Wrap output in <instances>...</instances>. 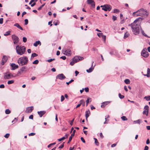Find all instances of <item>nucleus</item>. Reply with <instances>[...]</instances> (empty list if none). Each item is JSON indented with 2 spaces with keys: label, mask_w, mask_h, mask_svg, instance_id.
<instances>
[{
  "label": "nucleus",
  "mask_w": 150,
  "mask_h": 150,
  "mask_svg": "<svg viewBox=\"0 0 150 150\" xmlns=\"http://www.w3.org/2000/svg\"><path fill=\"white\" fill-rule=\"evenodd\" d=\"M140 19H142L140 17L138 18L133 23L128 25V26L131 27L132 32L135 35H137L139 33L140 28H141L139 23L138 22Z\"/></svg>",
  "instance_id": "nucleus-1"
},
{
  "label": "nucleus",
  "mask_w": 150,
  "mask_h": 150,
  "mask_svg": "<svg viewBox=\"0 0 150 150\" xmlns=\"http://www.w3.org/2000/svg\"><path fill=\"white\" fill-rule=\"evenodd\" d=\"M147 12L143 8H141L135 12L133 13V16H141L142 17H146L148 16Z\"/></svg>",
  "instance_id": "nucleus-2"
},
{
  "label": "nucleus",
  "mask_w": 150,
  "mask_h": 150,
  "mask_svg": "<svg viewBox=\"0 0 150 150\" xmlns=\"http://www.w3.org/2000/svg\"><path fill=\"white\" fill-rule=\"evenodd\" d=\"M16 52L18 54L22 55L24 54L25 52L26 48L24 46L17 45L16 47Z\"/></svg>",
  "instance_id": "nucleus-3"
},
{
  "label": "nucleus",
  "mask_w": 150,
  "mask_h": 150,
  "mask_svg": "<svg viewBox=\"0 0 150 150\" xmlns=\"http://www.w3.org/2000/svg\"><path fill=\"white\" fill-rule=\"evenodd\" d=\"M28 61V58L26 57H21L18 60V62L19 64L21 66L27 64Z\"/></svg>",
  "instance_id": "nucleus-4"
},
{
  "label": "nucleus",
  "mask_w": 150,
  "mask_h": 150,
  "mask_svg": "<svg viewBox=\"0 0 150 150\" xmlns=\"http://www.w3.org/2000/svg\"><path fill=\"white\" fill-rule=\"evenodd\" d=\"M12 38L13 41V43L14 44H16L19 42V38L15 35H13L12 36Z\"/></svg>",
  "instance_id": "nucleus-5"
},
{
  "label": "nucleus",
  "mask_w": 150,
  "mask_h": 150,
  "mask_svg": "<svg viewBox=\"0 0 150 150\" xmlns=\"http://www.w3.org/2000/svg\"><path fill=\"white\" fill-rule=\"evenodd\" d=\"M103 6H104V8H102V9L105 11H110L112 9V7L110 5H103Z\"/></svg>",
  "instance_id": "nucleus-6"
},
{
  "label": "nucleus",
  "mask_w": 150,
  "mask_h": 150,
  "mask_svg": "<svg viewBox=\"0 0 150 150\" xmlns=\"http://www.w3.org/2000/svg\"><path fill=\"white\" fill-rule=\"evenodd\" d=\"M4 79H10L11 78V76L10 73L6 72L4 74Z\"/></svg>",
  "instance_id": "nucleus-7"
},
{
  "label": "nucleus",
  "mask_w": 150,
  "mask_h": 150,
  "mask_svg": "<svg viewBox=\"0 0 150 150\" xmlns=\"http://www.w3.org/2000/svg\"><path fill=\"white\" fill-rule=\"evenodd\" d=\"M149 53L148 52L143 49L142 51L141 55L144 57L146 58L149 56Z\"/></svg>",
  "instance_id": "nucleus-8"
},
{
  "label": "nucleus",
  "mask_w": 150,
  "mask_h": 150,
  "mask_svg": "<svg viewBox=\"0 0 150 150\" xmlns=\"http://www.w3.org/2000/svg\"><path fill=\"white\" fill-rule=\"evenodd\" d=\"M56 79L62 80L66 78V77L63 74H58L56 76Z\"/></svg>",
  "instance_id": "nucleus-9"
},
{
  "label": "nucleus",
  "mask_w": 150,
  "mask_h": 150,
  "mask_svg": "<svg viewBox=\"0 0 150 150\" xmlns=\"http://www.w3.org/2000/svg\"><path fill=\"white\" fill-rule=\"evenodd\" d=\"M87 2L88 4L91 5L93 8L95 7V3L93 0H87Z\"/></svg>",
  "instance_id": "nucleus-10"
},
{
  "label": "nucleus",
  "mask_w": 150,
  "mask_h": 150,
  "mask_svg": "<svg viewBox=\"0 0 150 150\" xmlns=\"http://www.w3.org/2000/svg\"><path fill=\"white\" fill-rule=\"evenodd\" d=\"M7 60V57L5 56H4L2 60V62L1 63V65H4V64L6 62Z\"/></svg>",
  "instance_id": "nucleus-11"
},
{
  "label": "nucleus",
  "mask_w": 150,
  "mask_h": 150,
  "mask_svg": "<svg viewBox=\"0 0 150 150\" xmlns=\"http://www.w3.org/2000/svg\"><path fill=\"white\" fill-rule=\"evenodd\" d=\"M71 51L70 49H67L64 51V54L68 56H70L71 55Z\"/></svg>",
  "instance_id": "nucleus-12"
},
{
  "label": "nucleus",
  "mask_w": 150,
  "mask_h": 150,
  "mask_svg": "<svg viewBox=\"0 0 150 150\" xmlns=\"http://www.w3.org/2000/svg\"><path fill=\"white\" fill-rule=\"evenodd\" d=\"M11 70H14L16 69H17L18 66V65H16L14 63H12L11 64Z\"/></svg>",
  "instance_id": "nucleus-13"
},
{
  "label": "nucleus",
  "mask_w": 150,
  "mask_h": 150,
  "mask_svg": "<svg viewBox=\"0 0 150 150\" xmlns=\"http://www.w3.org/2000/svg\"><path fill=\"white\" fill-rule=\"evenodd\" d=\"M33 107L31 106L30 107H28L26 108V112L27 113H29L31 112L33 110Z\"/></svg>",
  "instance_id": "nucleus-14"
},
{
  "label": "nucleus",
  "mask_w": 150,
  "mask_h": 150,
  "mask_svg": "<svg viewBox=\"0 0 150 150\" xmlns=\"http://www.w3.org/2000/svg\"><path fill=\"white\" fill-rule=\"evenodd\" d=\"M90 114V112L89 110H88L86 111L85 117L86 118V120L87 121H88L87 118L89 117Z\"/></svg>",
  "instance_id": "nucleus-15"
},
{
  "label": "nucleus",
  "mask_w": 150,
  "mask_h": 150,
  "mask_svg": "<svg viewBox=\"0 0 150 150\" xmlns=\"http://www.w3.org/2000/svg\"><path fill=\"white\" fill-rule=\"evenodd\" d=\"M45 112H46L44 111H41L38 112V113L40 117H42V115L45 114Z\"/></svg>",
  "instance_id": "nucleus-16"
},
{
  "label": "nucleus",
  "mask_w": 150,
  "mask_h": 150,
  "mask_svg": "<svg viewBox=\"0 0 150 150\" xmlns=\"http://www.w3.org/2000/svg\"><path fill=\"white\" fill-rule=\"evenodd\" d=\"M109 103L110 102L109 101H105L103 102L102 103L101 107V108H103Z\"/></svg>",
  "instance_id": "nucleus-17"
},
{
  "label": "nucleus",
  "mask_w": 150,
  "mask_h": 150,
  "mask_svg": "<svg viewBox=\"0 0 150 150\" xmlns=\"http://www.w3.org/2000/svg\"><path fill=\"white\" fill-rule=\"evenodd\" d=\"M15 26L17 27L19 29L23 30V29L20 26L19 24L18 23H16L14 25Z\"/></svg>",
  "instance_id": "nucleus-18"
},
{
  "label": "nucleus",
  "mask_w": 150,
  "mask_h": 150,
  "mask_svg": "<svg viewBox=\"0 0 150 150\" xmlns=\"http://www.w3.org/2000/svg\"><path fill=\"white\" fill-rule=\"evenodd\" d=\"M73 60L76 63L79 61V56H76L75 57L73 58Z\"/></svg>",
  "instance_id": "nucleus-19"
},
{
  "label": "nucleus",
  "mask_w": 150,
  "mask_h": 150,
  "mask_svg": "<svg viewBox=\"0 0 150 150\" xmlns=\"http://www.w3.org/2000/svg\"><path fill=\"white\" fill-rule=\"evenodd\" d=\"M144 76H146L148 77H150V69L149 68L147 69V74L144 75Z\"/></svg>",
  "instance_id": "nucleus-20"
},
{
  "label": "nucleus",
  "mask_w": 150,
  "mask_h": 150,
  "mask_svg": "<svg viewBox=\"0 0 150 150\" xmlns=\"http://www.w3.org/2000/svg\"><path fill=\"white\" fill-rule=\"evenodd\" d=\"M41 45V43L40 41H36L34 44H33V45L35 47H37L38 46V45Z\"/></svg>",
  "instance_id": "nucleus-21"
},
{
  "label": "nucleus",
  "mask_w": 150,
  "mask_h": 150,
  "mask_svg": "<svg viewBox=\"0 0 150 150\" xmlns=\"http://www.w3.org/2000/svg\"><path fill=\"white\" fill-rule=\"evenodd\" d=\"M20 70L22 73H23V71H26V67H23L20 69Z\"/></svg>",
  "instance_id": "nucleus-22"
},
{
  "label": "nucleus",
  "mask_w": 150,
  "mask_h": 150,
  "mask_svg": "<svg viewBox=\"0 0 150 150\" xmlns=\"http://www.w3.org/2000/svg\"><path fill=\"white\" fill-rule=\"evenodd\" d=\"M79 103L80 105H82V106H85V102L83 100H80L79 101Z\"/></svg>",
  "instance_id": "nucleus-23"
},
{
  "label": "nucleus",
  "mask_w": 150,
  "mask_h": 150,
  "mask_svg": "<svg viewBox=\"0 0 150 150\" xmlns=\"http://www.w3.org/2000/svg\"><path fill=\"white\" fill-rule=\"evenodd\" d=\"M93 67L92 68V67H91L88 69H87L86 71L88 73H90L93 71Z\"/></svg>",
  "instance_id": "nucleus-24"
},
{
  "label": "nucleus",
  "mask_w": 150,
  "mask_h": 150,
  "mask_svg": "<svg viewBox=\"0 0 150 150\" xmlns=\"http://www.w3.org/2000/svg\"><path fill=\"white\" fill-rule=\"evenodd\" d=\"M38 55L36 54L35 53H33L31 56V59H33L34 57H36L38 56Z\"/></svg>",
  "instance_id": "nucleus-25"
},
{
  "label": "nucleus",
  "mask_w": 150,
  "mask_h": 150,
  "mask_svg": "<svg viewBox=\"0 0 150 150\" xmlns=\"http://www.w3.org/2000/svg\"><path fill=\"white\" fill-rule=\"evenodd\" d=\"M11 31H8L6 32L4 34L5 36H7L10 35Z\"/></svg>",
  "instance_id": "nucleus-26"
},
{
  "label": "nucleus",
  "mask_w": 150,
  "mask_h": 150,
  "mask_svg": "<svg viewBox=\"0 0 150 150\" xmlns=\"http://www.w3.org/2000/svg\"><path fill=\"white\" fill-rule=\"evenodd\" d=\"M144 99H145L147 101L150 100V96H145L144 98Z\"/></svg>",
  "instance_id": "nucleus-27"
},
{
  "label": "nucleus",
  "mask_w": 150,
  "mask_h": 150,
  "mask_svg": "<svg viewBox=\"0 0 150 150\" xmlns=\"http://www.w3.org/2000/svg\"><path fill=\"white\" fill-rule=\"evenodd\" d=\"M149 111L147 110H144L143 111V114H145L146 116L148 115Z\"/></svg>",
  "instance_id": "nucleus-28"
},
{
  "label": "nucleus",
  "mask_w": 150,
  "mask_h": 150,
  "mask_svg": "<svg viewBox=\"0 0 150 150\" xmlns=\"http://www.w3.org/2000/svg\"><path fill=\"white\" fill-rule=\"evenodd\" d=\"M124 82L126 84H129L130 83V81L129 79H125Z\"/></svg>",
  "instance_id": "nucleus-29"
},
{
  "label": "nucleus",
  "mask_w": 150,
  "mask_h": 150,
  "mask_svg": "<svg viewBox=\"0 0 150 150\" xmlns=\"http://www.w3.org/2000/svg\"><path fill=\"white\" fill-rule=\"evenodd\" d=\"M141 30L142 34L143 35H144V36H145L146 37H148V36L144 32V30H142L141 28Z\"/></svg>",
  "instance_id": "nucleus-30"
},
{
  "label": "nucleus",
  "mask_w": 150,
  "mask_h": 150,
  "mask_svg": "<svg viewBox=\"0 0 150 150\" xmlns=\"http://www.w3.org/2000/svg\"><path fill=\"white\" fill-rule=\"evenodd\" d=\"M129 34L128 33H127V32L126 33L124 34V38H127V37H128V36H129Z\"/></svg>",
  "instance_id": "nucleus-31"
},
{
  "label": "nucleus",
  "mask_w": 150,
  "mask_h": 150,
  "mask_svg": "<svg viewBox=\"0 0 150 150\" xmlns=\"http://www.w3.org/2000/svg\"><path fill=\"white\" fill-rule=\"evenodd\" d=\"M11 113V111L8 109H6L5 110V113L6 114H9Z\"/></svg>",
  "instance_id": "nucleus-32"
},
{
  "label": "nucleus",
  "mask_w": 150,
  "mask_h": 150,
  "mask_svg": "<svg viewBox=\"0 0 150 150\" xmlns=\"http://www.w3.org/2000/svg\"><path fill=\"white\" fill-rule=\"evenodd\" d=\"M14 82V81L13 80H9L8 81L7 83L8 84H11Z\"/></svg>",
  "instance_id": "nucleus-33"
},
{
  "label": "nucleus",
  "mask_w": 150,
  "mask_h": 150,
  "mask_svg": "<svg viewBox=\"0 0 150 150\" xmlns=\"http://www.w3.org/2000/svg\"><path fill=\"white\" fill-rule=\"evenodd\" d=\"M120 10L117 9H115L114 10V13H117L120 12Z\"/></svg>",
  "instance_id": "nucleus-34"
},
{
  "label": "nucleus",
  "mask_w": 150,
  "mask_h": 150,
  "mask_svg": "<svg viewBox=\"0 0 150 150\" xmlns=\"http://www.w3.org/2000/svg\"><path fill=\"white\" fill-rule=\"evenodd\" d=\"M123 121H125L127 120V119L126 117L125 116H122L121 117Z\"/></svg>",
  "instance_id": "nucleus-35"
},
{
  "label": "nucleus",
  "mask_w": 150,
  "mask_h": 150,
  "mask_svg": "<svg viewBox=\"0 0 150 150\" xmlns=\"http://www.w3.org/2000/svg\"><path fill=\"white\" fill-rule=\"evenodd\" d=\"M141 120L140 119H139L137 120L134 121V122H135L136 123H137L140 124L141 122Z\"/></svg>",
  "instance_id": "nucleus-36"
},
{
  "label": "nucleus",
  "mask_w": 150,
  "mask_h": 150,
  "mask_svg": "<svg viewBox=\"0 0 150 150\" xmlns=\"http://www.w3.org/2000/svg\"><path fill=\"white\" fill-rule=\"evenodd\" d=\"M39 62V61L38 59H36L33 62V64H38Z\"/></svg>",
  "instance_id": "nucleus-37"
},
{
  "label": "nucleus",
  "mask_w": 150,
  "mask_h": 150,
  "mask_svg": "<svg viewBox=\"0 0 150 150\" xmlns=\"http://www.w3.org/2000/svg\"><path fill=\"white\" fill-rule=\"evenodd\" d=\"M119 97L120 99H122L124 98V96L123 95H121L120 93H119L118 94Z\"/></svg>",
  "instance_id": "nucleus-38"
},
{
  "label": "nucleus",
  "mask_w": 150,
  "mask_h": 150,
  "mask_svg": "<svg viewBox=\"0 0 150 150\" xmlns=\"http://www.w3.org/2000/svg\"><path fill=\"white\" fill-rule=\"evenodd\" d=\"M102 38L103 39L104 41L105 42V41L106 40V36L105 35H103L102 34V35L101 36Z\"/></svg>",
  "instance_id": "nucleus-39"
},
{
  "label": "nucleus",
  "mask_w": 150,
  "mask_h": 150,
  "mask_svg": "<svg viewBox=\"0 0 150 150\" xmlns=\"http://www.w3.org/2000/svg\"><path fill=\"white\" fill-rule=\"evenodd\" d=\"M89 100H90V102H91V98H87V100L86 101V104H88V103L89 102Z\"/></svg>",
  "instance_id": "nucleus-40"
},
{
  "label": "nucleus",
  "mask_w": 150,
  "mask_h": 150,
  "mask_svg": "<svg viewBox=\"0 0 150 150\" xmlns=\"http://www.w3.org/2000/svg\"><path fill=\"white\" fill-rule=\"evenodd\" d=\"M10 134L9 133L6 134L4 136V137L6 138H8L9 137Z\"/></svg>",
  "instance_id": "nucleus-41"
},
{
  "label": "nucleus",
  "mask_w": 150,
  "mask_h": 150,
  "mask_svg": "<svg viewBox=\"0 0 150 150\" xmlns=\"http://www.w3.org/2000/svg\"><path fill=\"white\" fill-rule=\"evenodd\" d=\"M65 139V137H63L60 139H58V140L59 142H60L62 140L64 139Z\"/></svg>",
  "instance_id": "nucleus-42"
},
{
  "label": "nucleus",
  "mask_w": 150,
  "mask_h": 150,
  "mask_svg": "<svg viewBox=\"0 0 150 150\" xmlns=\"http://www.w3.org/2000/svg\"><path fill=\"white\" fill-rule=\"evenodd\" d=\"M73 136H72V135H71V136L69 137L68 143H69L71 141L72 139V137Z\"/></svg>",
  "instance_id": "nucleus-43"
},
{
  "label": "nucleus",
  "mask_w": 150,
  "mask_h": 150,
  "mask_svg": "<svg viewBox=\"0 0 150 150\" xmlns=\"http://www.w3.org/2000/svg\"><path fill=\"white\" fill-rule=\"evenodd\" d=\"M74 81V80L73 79H71L69 82H67L66 83L67 85H68L69 84V83H71L73 82Z\"/></svg>",
  "instance_id": "nucleus-44"
},
{
  "label": "nucleus",
  "mask_w": 150,
  "mask_h": 150,
  "mask_svg": "<svg viewBox=\"0 0 150 150\" xmlns=\"http://www.w3.org/2000/svg\"><path fill=\"white\" fill-rule=\"evenodd\" d=\"M144 109L145 110H147L149 111V107L148 105H146L144 107Z\"/></svg>",
  "instance_id": "nucleus-45"
},
{
  "label": "nucleus",
  "mask_w": 150,
  "mask_h": 150,
  "mask_svg": "<svg viewBox=\"0 0 150 150\" xmlns=\"http://www.w3.org/2000/svg\"><path fill=\"white\" fill-rule=\"evenodd\" d=\"M55 60V59L54 58V59H49L47 61L48 62H51L52 61H53L54 60Z\"/></svg>",
  "instance_id": "nucleus-46"
},
{
  "label": "nucleus",
  "mask_w": 150,
  "mask_h": 150,
  "mask_svg": "<svg viewBox=\"0 0 150 150\" xmlns=\"http://www.w3.org/2000/svg\"><path fill=\"white\" fill-rule=\"evenodd\" d=\"M45 4H44L42 5H41L40 7H39L38 8V10H40L42 9V8L45 5Z\"/></svg>",
  "instance_id": "nucleus-47"
},
{
  "label": "nucleus",
  "mask_w": 150,
  "mask_h": 150,
  "mask_svg": "<svg viewBox=\"0 0 150 150\" xmlns=\"http://www.w3.org/2000/svg\"><path fill=\"white\" fill-rule=\"evenodd\" d=\"M22 73L21 72V71L19 70V71L16 75V76H19L21 74V73Z\"/></svg>",
  "instance_id": "nucleus-48"
},
{
  "label": "nucleus",
  "mask_w": 150,
  "mask_h": 150,
  "mask_svg": "<svg viewBox=\"0 0 150 150\" xmlns=\"http://www.w3.org/2000/svg\"><path fill=\"white\" fill-rule=\"evenodd\" d=\"M75 63L76 62H74V61L73 60V61L70 63V64L71 66H73L74 65Z\"/></svg>",
  "instance_id": "nucleus-49"
},
{
  "label": "nucleus",
  "mask_w": 150,
  "mask_h": 150,
  "mask_svg": "<svg viewBox=\"0 0 150 150\" xmlns=\"http://www.w3.org/2000/svg\"><path fill=\"white\" fill-rule=\"evenodd\" d=\"M23 42H26L27 38H25V37H23Z\"/></svg>",
  "instance_id": "nucleus-50"
},
{
  "label": "nucleus",
  "mask_w": 150,
  "mask_h": 150,
  "mask_svg": "<svg viewBox=\"0 0 150 150\" xmlns=\"http://www.w3.org/2000/svg\"><path fill=\"white\" fill-rule=\"evenodd\" d=\"M55 144H56V143L55 142H54V143H51V144H49V145H48V146H47V147H48V148H49L50 147V146H52V145H54Z\"/></svg>",
  "instance_id": "nucleus-51"
},
{
  "label": "nucleus",
  "mask_w": 150,
  "mask_h": 150,
  "mask_svg": "<svg viewBox=\"0 0 150 150\" xmlns=\"http://www.w3.org/2000/svg\"><path fill=\"white\" fill-rule=\"evenodd\" d=\"M117 17L115 16H113L112 17V19L114 21H115L117 19Z\"/></svg>",
  "instance_id": "nucleus-52"
},
{
  "label": "nucleus",
  "mask_w": 150,
  "mask_h": 150,
  "mask_svg": "<svg viewBox=\"0 0 150 150\" xmlns=\"http://www.w3.org/2000/svg\"><path fill=\"white\" fill-rule=\"evenodd\" d=\"M25 25H27L28 23V20L27 19H26L25 20Z\"/></svg>",
  "instance_id": "nucleus-53"
},
{
  "label": "nucleus",
  "mask_w": 150,
  "mask_h": 150,
  "mask_svg": "<svg viewBox=\"0 0 150 150\" xmlns=\"http://www.w3.org/2000/svg\"><path fill=\"white\" fill-rule=\"evenodd\" d=\"M97 35L99 37H101V36L102 35L103 33H97Z\"/></svg>",
  "instance_id": "nucleus-54"
},
{
  "label": "nucleus",
  "mask_w": 150,
  "mask_h": 150,
  "mask_svg": "<svg viewBox=\"0 0 150 150\" xmlns=\"http://www.w3.org/2000/svg\"><path fill=\"white\" fill-rule=\"evenodd\" d=\"M64 142L63 143V144L62 145H60L59 146V149H62V148H63L64 146Z\"/></svg>",
  "instance_id": "nucleus-55"
},
{
  "label": "nucleus",
  "mask_w": 150,
  "mask_h": 150,
  "mask_svg": "<svg viewBox=\"0 0 150 150\" xmlns=\"http://www.w3.org/2000/svg\"><path fill=\"white\" fill-rule=\"evenodd\" d=\"M64 99V98L63 96H61V101L62 102L63 101Z\"/></svg>",
  "instance_id": "nucleus-56"
},
{
  "label": "nucleus",
  "mask_w": 150,
  "mask_h": 150,
  "mask_svg": "<svg viewBox=\"0 0 150 150\" xmlns=\"http://www.w3.org/2000/svg\"><path fill=\"white\" fill-rule=\"evenodd\" d=\"M79 61H80L83 60L84 58L83 57L79 56Z\"/></svg>",
  "instance_id": "nucleus-57"
},
{
  "label": "nucleus",
  "mask_w": 150,
  "mask_h": 150,
  "mask_svg": "<svg viewBox=\"0 0 150 150\" xmlns=\"http://www.w3.org/2000/svg\"><path fill=\"white\" fill-rule=\"evenodd\" d=\"M37 1V0H31L29 4H31L33 2L35 1L36 2Z\"/></svg>",
  "instance_id": "nucleus-58"
},
{
  "label": "nucleus",
  "mask_w": 150,
  "mask_h": 150,
  "mask_svg": "<svg viewBox=\"0 0 150 150\" xmlns=\"http://www.w3.org/2000/svg\"><path fill=\"white\" fill-rule=\"evenodd\" d=\"M84 90L86 92H88L89 91V88L88 87L85 88Z\"/></svg>",
  "instance_id": "nucleus-59"
},
{
  "label": "nucleus",
  "mask_w": 150,
  "mask_h": 150,
  "mask_svg": "<svg viewBox=\"0 0 150 150\" xmlns=\"http://www.w3.org/2000/svg\"><path fill=\"white\" fill-rule=\"evenodd\" d=\"M60 58L61 59H63V60H64L66 59V57L65 56H63L61 57H60Z\"/></svg>",
  "instance_id": "nucleus-60"
},
{
  "label": "nucleus",
  "mask_w": 150,
  "mask_h": 150,
  "mask_svg": "<svg viewBox=\"0 0 150 150\" xmlns=\"http://www.w3.org/2000/svg\"><path fill=\"white\" fill-rule=\"evenodd\" d=\"M99 135H100V137L101 138H103L104 137L103 134H102V133L101 132H100V134H99Z\"/></svg>",
  "instance_id": "nucleus-61"
},
{
  "label": "nucleus",
  "mask_w": 150,
  "mask_h": 150,
  "mask_svg": "<svg viewBox=\"0 0 150 150\" xmlns=\"http://www.w3.org/2000/svg\"><path fill=\"white\" fill-rule=\"evenodd\" d=\"M81 139L83 143H85V140L84 139V138L83 137H81Z\"/></svg>",
  "instance_id": "nucleus-62"
},
{
  "label": "nucleus",
  "mask_w": 150,
  "mask_h": 150,
  "mask_svg": "<svg viewBox=\"0 0 150 150\" xmlns=\"http://www.w3.org/2000/svg\"><path fill=\"white\" fill-rule=\"evenodd\" d=\"M95 143L96 145H98L99 144V142H98L97 140H95Z\"/></svg>",
  "instance_id": "nucleus-63"
},
{
  "label": "nucleus",
  "mask_w": 150,
  "mask_h": 150,
  "mask_svg": "<svg viewBox=\"0 0 150 150\" xmlns=\"http://www.w3.org/2000/svg\"><path fill=\"white\" fill-rule=\"evenodd\" d=\"M149 149V147L146 146L144 148V150H148Z\"/></svg>",
  "instance_id": "nucleus-64"
}]
</instances>
